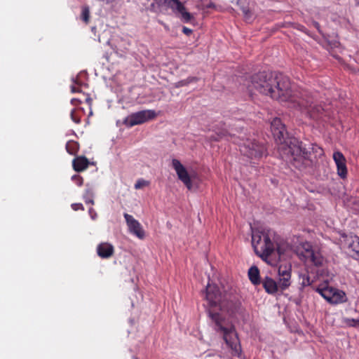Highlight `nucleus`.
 I'll return each instance as SVG.
<instances>
[{
  "mask_svg": "<svg viewBox=\"0 0 359 359\" xmlns=\"http://www.w3.org/2000/svg\"><path fill=\"white\" fill-rule=\"evenodd\" d=\"M149 185V182L147 181L144 179H139L137 180V182L135 184V189H140L144 187H147Z\"/></svg>",
  "mask_w": 359,
  "mask_h": 359,
  "instance_id": "obj_29",
  "label": "nucleus"
},
{
  "mask_svg": "<svg viewBox=\"0 0 359 359\" xmlns=\"http://www.w3.org/2000/svg\"><path fill=\"white\" fill-rule=\"evenodd\" d=\"M344 323L349 327H356L359 325V320L353 318H346L344 319Z\"/></svg>",
  "mask_w": 359,
  "mask_h": 359,
  "instance_id": "obj_30",
  "label": "nucleus"
},
{
  "mask_svg": "<svg viewBox=\"0 0 359 359\" xmlns=\"http://www.w3.org/2000/svg\"><path fill=\"white\" fill-rule=\"evenodd\" d=\"M316 291L325 299L332 304H338L344 302L345 293L329 287L327 283H324L318 286L316 288Z\"/></svg>",
  "mask_w": 359,
  "mask_h": 359,
  "instance_id": "obj_9",
  "label": "nucleus"
},
{
  "mask_svg": "<svg viewBox=\"0 0 359 359\" xmlns=\"http://www.w3.org/2000/svg\"><path fill=\"white\" fill-rule=\"evenodd\" d=\"M271 129L275 140L280 144V156L297 170H303L309 164L310 152L303 147V142L295 137H288L285 125L280 118H274Z\"/></svg>",
  "mask_w": 359,
  "mask_h": 359,
  "instance_id": "obj_3",
  "label": "nucleus"
},
{
  "mask_svg": "<svg viewBox=\"0 0 359 359\" xmlns=\"http://www.w3.org/2000/svg\"><path fill=\"white\" fill-rule=\"evenodd\" d=\"M265 291L270 294H275L280 292L278 283L272 278L266 276L262 279V282Z\"/></svg>",
  "mask_w": 359,
  "mask_h": 359,
  "instance_id": "obj_16",
  "label": "nucleus"
},
{
  "mask_svg": "<svg viewBox=\"0 0 359 359\" xmlns=\"http://www.w3.org/2000/svg\"><path fill=\"white\" fill-rule=\"evenodd\" d=\"M299 258L308 264L316 266H320L323 264V257L318 251H315L312 245L308 243H304L298 250Z\"/></svg>",
  "mask_w": 359,
  "mask_h": 359,
  "instance_id": "obj_7",
  "label": "nucleus"
},
{
  "mask_svg": "<svg viewBox=\"0 0 359 359\" xmlns=\"http://www.w3.org/2000/svg\"><path fill=\"white\" fill-rule=\"evenodd\" d=\"M97 254L102 259H109L114 255V248L109 243H101L97 246Z\"/></svg>",
  "mask_w": 359,
  "mask_h": 359,
  "instance_id": "obj_15",
  "label": "nucleus"
},
{
  "mask_svg": "<svg viewBox=\"0 0 359 359\" xmlns=\"http://www.w3.org/2000/svg\"><path fill=\"white\" fill-rule=\"evenodd\" d=\"M74 102H80V101H79L78 100H76V99H73V100H72V104H74Z\"/></svg>",
  "mask_w": 359,
  "mask_h": 359,
  "instance_id": "obj_40",
  "label": "nucleus"
},
{
  "mask_svg": "<svg viewBox=\"0 0 359 359\" xmlns=\"http://www.w3.org/2000/svg\"><path fill=\"white\" fill-rule=\"evenodd\" d=\"M252 245L255 253L263 260L271 265L275 264V261L271 260V257L275 254L276 244L271 240V236L269 232L253 231L252 234Z\"/></svg>",
  "mask_w": 359,
  "mask_h": 359,
  "instance_id": "obj_4",
  "label": "nucleus"
},
{
  "mask_svg": "<svg viewBox=\"0 0 359 359\" xmlns=\"http://www.w3.org/2000/svg\"><path fill=\"white\" fill-rule=\"evenodd\" d=\"M158 114L153 109H144L128 115L123 121V123L129 128L143 124L147 121L155 119Z\"/></svg>",
  "mask_w": 359,
  "mask_h": 359,
  "instance_id": "obj_8",
  "label": "nucleus"
},
{
  "mask_svg": "<svg viewBox=\"0 0 359 359\" xmlns=\"http://www.w3.org/2000/svg\"><path fill=\"white\" fill-rule=\"evenodd\" d=\"M333 159L337 165V174L341 178L345 179L347 176V168L345 157L341 152L335 151L333 154Z\"/></svg>",
  "mask_w": 359,
  "mask_h": 359,
  "instance_id": "obj_14",
  "label": "nucleus"
},
{
  "mask_svg": "<svg viewBox=\"0 0 359 359\" xmlns=\"http://www.w3.org/2000/svg\"><path fill=\"white\" fill-rule=\"evenodd\" d=\"M183 31H184V33H186V34H188V33L191 32V29H188V28H187V27H184V28H183Z\"/></svg>",
  "mask_w": 359,
  "mask_h": 359,
  "instance_id": "obj_38",
  "label": "nucleus"
},
{
  "mask_svg": "<svg viewBox=\"0 0 359 359\" xmlns=\"http://www.w3.org/2000/svg\"><path fill=\"white\" fill-rule=\"evenodd\" d=\"M172 168L175 169L178 178L184 183L188 189L192 188V182L191 177L184 168V166L177 159H172Z\"/></svg>",
  "mask_w": 359,
  "mask_h": 359,
  "instance_id": "obj_11",
  "label": "nucleus"
},
{
  "mask_svg": "<svg viewBox=\"0 0 359 359\" xmlns=\"http://www.w3.org/2000/svg\"><path fill=\"white\" fill-rule=\"evenodd\" d=\"M208 314L215 323V330L223 338L233 356L241 358L242 348L234 325L224 318V311L231 318L243 317L245 309L241 301L229 293H223L216 285L208 284L205 289Z\"/></svg>",
  "mask_w": 359,
  "mask_h": 359,
  "instance_id": "obj_1",
  "label": "nucleus"
},
{
  "mask_svg": "<svg viewBox=\"0 0 359 359\" xmlns=\"http://www.w3.org/2000/svg\"><path fill=\"white\" fill-rule=\"evenodd\" d=\"M175 11L181 14L185 22H189L193 18L191 14L186 11V8L184 6L182 9L177 8Z\"/></svg>",
  "mask_w": 359,
  "mask_h": 359,
  "instance_id": "obj_25",
  "label": "nucleus"
},
{
  "mask_svg": "<svg viewBox=\"0 0 359 359\" xmlns=\"http://www.w3.org/2000/svg\"><path fill=\"white\" fill-rule=\"evenodd\" d=\"M93 196H94V194H93V189L91 188H87L85 190V193L83 195V199H84L86 203H87V204L90 203V204L93 205L94 204Z\"/></svg>",
  "mask_w": 359,
  "mask_h": 359,
  "instance_id": "obj_22",
  "label": "nucleus"
},
{
  "mask_svg": "<svg viewBox=\"0 0 359 359\" xmlns=\"http://www.w3.org/2000/svg\"><path fill=\"white\" fill-rule=\"evenodd\" d=\"M291 266H280L278 268V282L280 292L282 293L287 290L291 285Z\"/></svg>",
  "mask_w": 359,
  "mask_h": 359,
  "instance_id": "obj_10",
  "label": "nucleus"
},
{
  "mask_svg": "<svg viewBox=\"0 0 359 359\" xmlns=\"http://www.w3.org/2000/svg\"><path fill=\"white\" fill-rule=\"evenodd\" d=\"M72 93L79 92V90H78L76 87L72 86Z\"/></svg>",
  "mask_w": 359,
  "mask_h": 359,
  "instance_id": "obj_39",
  "label": "nucleus"
},
{
  "mask_svg": "<svg viewBox=\"0 0 359 359\" xmlns=\"http://www.w3.org/2000/svg\"><path fill=\"white\" fill-rule=\"evenodd\" d=\"M72 180L79 187L82 186L83 183V179L79 175H74L72 177Z\"/></svg>",
  "mask_w": 359,
  "mask_h": 359,
  "instance_id": "obj_32",
  "label": "nucleus"
},
{
  "mask_svg": "<svg viewBox=\"0 0 359 359\" xmlns=\"http://www.w3.org/2000/svg\"><path fill=\"white\" fill-rule=\"evenodd\" d=\"M198 79L197 77H195V76H189L188 77L187 79H184V80H182V81H180L178 83H177V87H182V86H187L188 84H189L190 83H192V82H196L198 81Z\"/></svg>",
  "mask_w": 359,
  "mask_h": 359,
  "instance_id": "obj_28",
  "label": "nucleus"
},
{
  "mask_svg": "<svg viewBox=\"0 0 359 359\" xmlns=\"http://www.w3.org/2000/svg\"><path fill=\"white\" fill-rule=\"evenodd\" d=\"M88 159L85 156H78L72 161L73 168L76 172L83 171L88 167Z\"/></svg>",
  "mask_w": 359,
  "mask_h": 359,
  "instance_id": "obj_18",
  "label": "nucleus"
},
{
  "mask_svg": "<svg viewBox=\"0 0 359 359\" xmlns=\"http://www.w3.org/2000/svg\"><path fill=\"white\" fill-rule=\"evenodd\" d=\"M89 214L90 215V217H92V219H95V216L97 215L96 213L94 211V209L90 208L89 209Z\"/></svg>",
  "mask_w": 359,
  "mask_h": 359,
  "instance_id": "obj_34",
  "label": "nucleus"
},
{
  "mask_svg": "<svg viewBox=\"0 0 359 359\" xmlns=\"http://www.w3.org/2000/svg\"><path fill=\"white\" fill-rule=\"evenodd\" d=\"M214 131L215 133V135L211 137V139L214 141H219L222 139H226L227 140H232L233 136L229 133L227 130L223 127L219 128L215 126L214 128Z\"/></svg>",
  "mask_w": 359,
  "mask_h": 359,
  "instance_id": "obj_17",
  "label": "nucleus"
},
{
  "mask_svg": "<svg viewBox=\"0 0 359 359\" xmlns=\"http://www.w3.org/2000/svg\"><path fill=\"white\" fill-rule=\"evenodd\" d=\"M248 277L251 283L255 285H259L262 282L259 276V270L255 266H251L249 269Z\"/></svg>",
  "mask_w": 359,
  "mask_h": 359,
  "instance_id": "obj_19",
  "label": "nucleus"
},
{
  "mask_svg": "<svg viewBox=\"0 0 359 359\" xmlns=\"http://www.w3.org/2000/svg\"><path fill=\"white\" fill-rule=\"evenodd\" d=\"M86 102L90 106L92 104V99L90 96H88L86 99Z\"/></svg>",
  "mask_w": 359,
  "mask_h": 359,
  "instance_id": "obj_37",
  "label": "nucleus"
},
{
  "mask_svg": "<svg viewBox=\"0 0 359 359\" xmlns=\"http://www.w3.org/2000/svg\"><path fill=\"white\" fill-rule=\"evenodd\" d=\"M81 18L86 24H88L89 22L90 10L88 6H83L82 8Z\"/></svg>",
  "mask_w": 359,
  "mask_h": 359,
  "instance_id": "obj_26",
  "label": "nucleus"
},
{
  "mask_svg": "<svg viewBox=\"0 0 359 359\" xmlns=\"http://www.w3.org/2000/svg\"><path fill=\"white\" fill-rule=\"evenodd\" d=\"M215 7L216 6L213 3H210L205 6V8H215Z\"/></svg>",
  "mask_w": 359,
  "mask_h": 359,
  "instance_id": "obj_35",
  "label": "nucleus"
},
{
  "mask_svg": "<svg viewBox=\"0 0 359 359\" xmlns=\"http://www.w3.org/2000/svg\"><path fill=\"white\" fill-rule=\"evenodd\" d=\"M302 287H306L309 285H311L312 283V281L310 279V277L308 275H302Z\"/></svg>",
  "mask_w": 359,
  "mask_h": 359,
  "instance_id": "obj_31",
  "label": "nucleus"
},
{
  "mask_svg": "<svg viewBox=\"0 0 359 359\" xmlns=\"http://www.w3.org/2000/svg\"><path fill=\"white\" fill-rule=\"evenodd\" d=\"M243 17L245 20L248 22H250L254 19V15L252 12L248 7L241 8Z\"/></svg>",
  "mask_w": 359,
  "mask_h": 359,
  "instance_id": "obj_24",
  "label": "nucleus"
},
{
  "mask_svg": "<svg viewBox=\"0 0 359 359\" xmlns=\"http://www.w3.org/2000/svg\"><path fill=\"white\" fill-rule=\"evenodd\" d=\"M79 149V144L77 142L69 140L66 144V150L71 155H76Z\"/></svg>",
  "mask_w": 359,
  "mask_h": 359,
  "instance_id": "obj_20",
  "label": "nucleus"
},
{
  "mask_svg": "<svg viewBox=\"0 0 359 359\" xmlns=\"http://www.w3.org/2000/svg\"><path fill=\"white\" fill-rule=\"evenodd\" d=\"M240 151L252 160H259L265 155L266 149L263 144L248 139L240 146Z\"/></svg>",
  "mask_w": 359,
  "mask_h": 359,
  "instance_id": "obj_6",
  "label": "nucleus"
},
{
  "mask_svg": "<svg viewBox=\"0 0 359 359\" xmlns=\"http://www.w3.org/2000/svg\"><path fill=\"white\" fill-rule=\"evenodd\" d=\"M168 6L172 10L176 11L177 8L182 9L183 4L180 0H164Z\"/></svg>",
  "mask_w": 359,
  "mask_h": 359,
  "instance_id": "obj_21",
  "label": "nucleus"
},
{
  "mask_svg": "<svg viewBox=\"0 0 359 359\" xmlns=\"http://www.w3.org/2000/svg\"><path fill=\"white\" fill-rule=\"evenodd\" d=\"M313 27L316 28L320 32V24L318 22L313 21Z\"/></svg>",
  "mask_w": 359,
  "mask_h": 359,
  "instance_id": "obj_36",
  "label": "nucleus"
},
{
  "mask_svg": "<svg viewBox=\"0 0 359 359\" xmlns=\"http://www.w3.org/2000/svg\"><path fill=\"white\" fill-rule=\"evenodd\" d=\"M303 147H304L306 149V151H309L310 152V156H309V158H311V151L313 153H316L318 155L320 156L323 154V150L321 147H320L319 146H318L317 144H311V151H309L308 150L304 145H303ZM311 161V164H309L308 165L310 166L311 164H312V161L311 159H310ZM307 168V166L304 168V170ZM304 170V169L302 170Z\"/></svg>",
  "mask_w": 359,
  "mask_h": 359,
  "instance_id": "obj_23",
  "label": "nucleus"
},
{
  "mask_svg": "<svg viewBox=\"0 0 359 359\" xmlns=\"http://www.w3.org/2000/svg\"><path fill=\"white\" fill-rule=\"evenodd\" d=\"M123 217L126 219L130 232L140 239L144 238V231L143 230L141 224L132 215L128 213H124Z\"/></svg>",
  "mask_w": 359,
  "mask_h": 359,
  "instance_id": "obj_12",
  "label": "nucleus"
},
{
  "mask_svg": "<svg viewBox=\"0 0 359 359\" xmlns=\"http://www.w3.org/2000/svg\"><path fill=\"white\" fill-rule=\"evenodd\" d=\"M297 86L290 83V79L281 73L262 72L251 76L248 89L269 95L271 98L287 104L288 107H302L306 102L297 100L299 93H294Z\"/></svg>",
  "mask_w": 359,
  "mask_h": 359,
  "instance_id": "obj_2",
  "label": "nucleus"
},
{
  "mask_svg": "<svg viewBox=\"0 0 359 359\" xmlns=\"http://www.w3.org/2000/svg\"><path fill=\"white\" fill-rule=\"evenodd\" d=\"M294 92V93L297 92L298 93H300L299 96L296 98L297 100L300 101V102L304 101L306 102V106H302V107H291L292 109L299 110L302 112H306L313 119H319L322 117L324 113V109L321 105L314 104L315 97L311 92L298 86Z\"/></svg>",
  "mask_w": 359,
  "mask_h": 359,
  "instance_id": "obj_5",
  "label": "nucleus"
},
{
  "mask_svg": "<svg viewBox=\"0 0 359 359\" xmlns=\"http://www.w3.org/2000/svg\"><path fill=\"white\" fill-rule=\"evenodd\" d=\"M344 243L350 255L355 259H359V237L355 235L346 236Z\"/></svg>",
  "mask_w": 359,
  "mask_h": 359,
  "instance_id": "obj_13",
  "label": "nucleus"
},
{
  "mask_svg": "<svg viewBox=\"0 0 359 359\" xmlns=\"http://www.w3.org/2000/svg\"><path fill=\"white\" fill-rule=\"evenodd\" d=\"M72 208L75 211L79 210H84V208L81 203H73L72 205Z\"/></svg>",
  "mask_w": 359,
  "mask_h": 359,
  "instance_id": "obj_33",
  "label": "nucleus"
},
{
  "mask_svg": "<svg viewBox=\"0 0 359 359\" xmlns=\"http://www.w3.org/2000/svg\"><path fill=\"white\" fill-rule=\"evenodd\" d=\"M71 119L76 124H79L81 123V112L79 110L76 109H74L72 110L70 114Z\"/></svg>",
  "mask_w": 359,
  "mask_h": 359,
  "instance_id": "obj_27",
  "label": "nucleus"
},
{
  "mask_svg": "<svg viewBox=\"0 0 359 359\" xmlns=\"http://www.w3.org/2000/svg\"><path fill=\"white\" fill-rule=\"evenodd\" d=\"M154 1L157 2V0H154Z\"/></svg>",
  "mask_w": 359,
  "mask_h": 359,
  "instance_id": "obj_41",
  "label": "nucleus"
}]
</instances>
